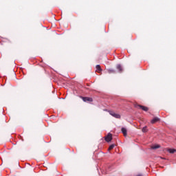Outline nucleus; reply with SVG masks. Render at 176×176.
I'll return each mask as SVG.
<instances>
[{
	"mask_svg": "<svg viewBox=\"0 0 176 176\" xmlns=\"http://www.w3.org/2000/svg\"><path fill=\"white\" fill-rule=\"evenodd\" d=\"M110 115H111V116H113V118H116V119H120V115L116 113L113 111H110Z\"/></svg>",
	"mask_w": 176,
	"mask_h": 176,
	"instance_id": "obj_1",
	"label": "nucleus"
},
{
	"mask_svg": "<svg viewBox=\"0 0 176 176\" xmlns=\"http://www.w3.org/2000/svg\"><path fill=\"white\" fill-rule=\"evenodd\" d=\"M111 140H112V134L109 133L105 138V141H107V142H110V141Z\"/></svg>",
	"mask_w": 176,
	"mask_h": 176,
	"instance_id": "obj_2",
	"label": "nucleus"
},
{
	"mask_svg": "<svg viewBox=\"0 0 176 176\" xmlns=\"http://www.w3.org/2000/svg\"><path fill=\"white\" fill-rule=\"evenodd\" d=\"M82 101H84L85 102H87V101H89V102H91V101H93V99L91 98L82 97Z\"/></svg>",
	"mask_w": 176,
	"mask_h": 176,
	"instance_id": "obj_3",
	"label": "nucleus"
},
{
	"mask_svg": "<svg viewBox=\"0 0 176 176\" xmlns=\"http://www.w3.org/2000/svg\"><path fill=\"white\" fill-rule=\"evenodd\" d=\"M140 108H141L143 111H145L146 112L148 111V107L145 106H142V105H138Z\"/></svg>",
	"mask_w": 176,
	"mask_h": 176,
	"instance_id": "obj_4",
	"label": "nucleus"
},
{
	"mask_svg": "<svg viewBox=\"0 0 176 176\" xmlns=\"http://www.w3.org/2000/svg\"><path fill=\"white\" fill-rule=\"evenodd\" d=\"M122 132L123 135H124V137H126V135H127V130L125 128L122 129Z\"/></svg>",
	"mask_w": 176,
	"mask_h": 176,
	"instance_id": "obj_5",
	"label": "nucleus"
},
{
	"mask_svg": "<svg viewBox=\"0 0 176 176\" xmlns=\"http://www.w3.org/2000/svg\"><path fill=\"white\" fill-rule=\"evenodd\" d=\"M167 151L169 152V153H175L176 151V150L174 148H168Z\"/></svg>",
	"mask_w": 176,
	"mask_h": 176,
	"instance_id": "obj_6",
	"label": "nucleus"
},
{
	"mask_svg": "<svg viewBox=\"0 0 176 176\" xmlns=\"http://www.w3.org/2000/svg\"><path fill=\"white\" fill-rule=\"evenodd\" d=\"M101 67L100 66V65H96V72H101Z\"/></svg>",
	"mask_w": 176,
	"mask_h": 176,
	"instance_id": "obj_7",
	"label": "nucleus"
},
{
	"mask_svg": "<svg viewBox=\"0 0 176 176\" xmlns=\"http://www.w3.org/2000/svg\"><path fill=\"white\" fill-rule=\"evenodd\" d=\"M157 122H159V118H155L154 119H153L151 120L152 124L156 123Z\"/></svg>",
	"mask_w": 176,
	"mask_h": 176,
	"instance_id": "obj_8",
	"label": "nucleus"
},
{
	"mask_svg": "<svg viewBox=\"0 0 176 176\" xmlns=\"http://www.w3.org/2000/svg\"><path fill=\"white\" fill-rule=\"evenodd\" d=\"M152 149H157L158 148H160V146L159 144L153 145L151 146Z\"/></svg>",
	"mask_w": 176,
	"mask_h": 176,
	"instance_id": "obj_9",
	"label": "nucleus"
},
{
	"mask_svg": "<svg viewBox=\"0 0 176 176\" xmlns=\"http://www.w3.org/2000/svg\"><path fill=\"white\" fill-rule=\"evenodd\" d=\"M142 133H146L148 131V127L144 126L142 129Z\"/></svg>",
	"mask_w": 176,
	"mask_h": 176,
	"instance_id": "obj_10",
	"label": "nucleus"
},
{
	"mask_svg": "<svg viewBox=\"0 0 176 176\" xmlns=\"http://www.w3.org/2000/svg\"><path fill=\"white\" fill-rule=\"evenodd\" d=\"M113 148H115V145L111 144V145L109 147V151H112V149H113Z\"/></svg>",
	"mask_w": 176,
	"mask_h": 176,
	"instance_id": "obj_11",
	"label": "nucleus"
},
{
	"mask_svg": "<svg viewBox=\"0 0 176 176\" xmlns=\"http://www.w3.org/2000/svg\"><path fill=\"white\" fill-rule=\"evenodd\" d=\"M117 69H119V71H122V66L120 65H117Z\"/></svg>",
	"mask_w": 176,
	"mask_h": 176,
	"instance_id": "obj_12",
	"label": "nucleus"
}]
</instances>
